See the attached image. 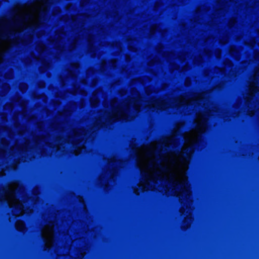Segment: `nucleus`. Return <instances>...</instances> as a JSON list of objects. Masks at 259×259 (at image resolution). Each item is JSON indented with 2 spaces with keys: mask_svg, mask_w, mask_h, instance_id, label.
I'll list each match as a JSON object with an SVG mask.
<instances>
[{
  "mask_svg": "<svg viewBox=\"0 0 259 259\" xmlns=\"http://www.w3.org/2000/svg\"><path fill=\"white\" fill-rule=\"evenodd\" d=\"M39 189L34 188L32 196L28 197L23 185L17 182L9 183L5 186L0 187V202H4L7 206L12 208V217H9L12 222L23 214H31L35 206L39 201L38 195Z\"/></svg>",
  "mask_w": 259,
  "mask_h": 259,
  "instance_id": "obj_1",
  "label": "nucleus"
},
{
  "mask_svg": "<svg viewBox=\"0 0 259 259\" xmlns=\"http://www.w3.org/2000/svg\"><path fill=\"white\" fill-rule=\"evenodd\" d=\"M48 47L39 42L36 45L35 50L38 54L36 56L33 53L30 57L35 61H39L41 66L39 70L40 73H45L50 69L52 59H58L65 50V32L64 30L56 31L54 37L48 39Z\"/></svg>",
  "mask_w": 259,
  "mask_h": 259,
  "instance_id": "obj_2",
  "label": "nucleus"
},
{
  "mask_svg": "<svg viewBox=\"0 0 259 259\" xmlns=\"http://www.w3.org/2000/svg\"><path fill=\"white\" fill-rule=\"evenodd\" d=\"M59 214V211L57 210L42 215L45 225L41 229L40 235L44 243V250L55 248L58 245L60 237L63 235L64 232H61V227L58 223ZM54 251H57L56 248Z\"/></svg>",
  "mask_w": 259,
  "mask_h": 259,
  "instance_id": "obj_3",
  "label": "nucleus"
},
{
  "mask_svg": "<svg viewBox=\"0 0 259 259\" xmlns=\"http://www.w3.org/2000/svg\"><path fill=\"white\" fill-rule=\"evenodd\" d=\"M67 157H66V259H168V257H83L71 256L67 251Z\"/></svg>",
  "mask_w": 259,
  "mask_h": 259,
  "instance_id": "obj_4",
  "label": "nucleus"
},
{
  "mask_svg": "<svg viewBox=\"0 0 259 259\" xmlns=\"http://www.w3.org/2000/svg\"><path fill=\"white\" fill-rule=\"evenodd\" d=\"M176 148L177 154L179 155H181L182 157V160H183L184 159H186L187 160L190 159L191 154L190 152L189 151L188 149H186L185 150V151L183 152H180L179 150L180 147L179 146H177Z\"/></svg>",
  "mask_w": 259,
  "mask_h": 259,
  "instance_id": "obj_5",
  "label": "nucleus"
},
{
  "mask_svg": "<svg viewBox=\"0 0 259 259\" xmlns=\"http://www.w3.org/2000/svg\"><path fill=\"white\" fill-rule=\"evenodd\" d=\"M16 229L20 232H24L26 230V226L24 222L17 220L15 223Z\"/></svg>",
  "mask_w": 259,
  "mask_h": 259,
  "instance_id": "obj_6",
  "label": "nucleus"
},
{
  "mask_svg": "<svg viewBox=\"0 0 259 259\" xmlns=\"http://www.w3.org/2000/svg\"><path fill=\"white\" fill-rule=\"evenodd\" d=\"M2 89H3V91L1 93V96H4L10 91V85H9V84L8 83H4V84H3Z\"/></svg>",
  "mask_w": 259,
  "mask_h": 259,
  "instance_id": "obj_7",
  "label": "nucleus"
},
{
  "mask_svg": "<svg viewBox=\"0 0 259 259\" xmlns=\"http://www.w3.org/2000/svg\"><path fill=\"white\" fill-rule=\"evenodd\" d=\"M13 71L11 69L5 74V77L7 79H10L13 78Z\"/></svg>",
  "mask_w": 259,
  "mask_h": 259,
  "instance_id": "obj_8",
  "label": "nucleus"
},
{
  "mask_svg": "<svg viewBox=\"0 0 259 259\" xmlns=\"http://www.w3.org/2000/svg\"><path fill=\"white\" fill-rule=\"evenodd\" d=\"M28 88L27 84L24 83H20L19 85V89L22 92H25Z\"/></svg>",
  "mask_w": 259,
  "mask_h": 259,
  "instance_id": "obj_9",
  "label": "nucleus"
},
{
  "mask_svg": "<svg viewBox=\"0 0 259 259\" xmlns=\"http://www.w3.org/2000/svg\"><path fill=\"white\" fill-rule=\"evenodd\" d=\"M37 127L40 132H42L44 129V123L42 121L38 122L37 123Z\"/></svg>",
  "mask_w": 259,
  "mask_h": 259,
  "instance_id": "obj_10",
  "label": "nucleus"
},
{
  "mask_svg": "<svg viewBox=\"0 0 259 259\" xmlns=\"http://www.w3.org/2000/svg\"><path fill=\"white\" fill-rule=\"evenodd\" d=\"M8 108L10 110H12L13 106L12 104L8 103L6 104L4 106V109H6L7 108Z\"/></svg>",
  "mask_w": 259,
  "mask_h": 259,
  "instance_id": "obj_11",
  "label": "nucleus"
},
{
  "mask_svg": "<svg viewBox=\"0 0 259 259\" xmlns=\"http://www.w3.org/2000/svg\"><path fill=\"white\" fill-rule=\"evenodd\" d=\"M32 62V61L31 60V58H27L26 59L25 63L26 64H31Z\"/></svg>",
  "mask_w": 259,
  "mask_h": 259,
  "instance_id": "obj_12",
  "label": "nucleus"
},
{
  "mask_svg": "<svg viewBox=\"0 0 259 259\" xmlns=\"http://www.w3.org/2000/svg\"><path fill=\"white\" fill-rule=\"evenodd\" d=\"M39 88H44L45 87V83L43 81L40 82L38 84Z\"/></svg>",
  "mask_w": 259,
  "mask_h": 259,
  "instance_id": "obj_13",
  "label": "nucleus"
},
{
  "mask_svg": "<svg viewBox=\"0 0 259 259\" xmlns=\"http://www.w3.org/2000/svg\"><path fill=\"white\" fill-rule=\"evenodd\" d=\"M61 82H62V85H64L65 84V81L63 78H61Z\"/></svg>",
  "mask_w": 259,
  "mask_h": 259,
  "instance_id": "obj_14",
  "label": "nucleus"
},
{
  "mask_svg": "<svg viewBox=\"0 0 259 259\" xmlns=\"http://www.w3.org/2000/svg\"><path fill=\"white\" fill-rule=\"evenodd\" d=\"M22 106H23V108H24L25 107V104L24 103H23Z\"/></svg>",
  "mask_w": 259,
  "mask_h": 259,
  "instance_id": "obj_15",
  "label": "nucleus"
},
{
  "mask_svg": "<svg viewBox=\"0 0 259 259\" xmlns=\"http://www.w3.org/2000/svg\"><path fill=\"white\" fill-rule=\"evenodd\" d=\"M47 75L48 77H50V73H47Z\"/></svg>",
  "mask_w": 259,
  "mask_h": 259,
  "instance_id": "obj_16",
  "label": "nucleus"
},
{
  "mask_svg": "<svg viewBox=\"0 0 259 259\" xmlns=\"http://www.w3.org/2000/svg\"><path fill=\"white\" fill-rule=\"evenodd\" d=\"M58 13H60V10H59V9H58Z\"/></svg>",
  "mask_w": 259,
  "mask_h": 259,
  "instance_id": "obj_17",
  "label": "nucleus"
},
{
  "mask_svg": "<svg viewBox=\"0 0 259 259\" xmlns=\"http://www.w3.org/2000/svg\"><path fill=\"white\" fill-rule=\"evenodd\" d=\"M158 165V166H160V164H159V163L158 164V165Z\"/></svg>",
  "mask_w": 259,
  "mask_h": 259,
  "instance_id": "obj_18",
  "label": "nucleus"
}]
</instances>
